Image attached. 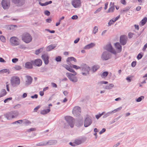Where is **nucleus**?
I'll return each mask as SVG.
<instances>
[{
    "label": "nucleus",
    "instance_id": "nucleus-1",
    "mask_svg": "<svg viewBox=\"0 0 147 147\" xmlns=\"http://www.w3.org/2000/svg\"><path fill=\"white\" fill-rule=\"evenodd\" d=\"M65 67L69 71L73 73V74L69 73L66 74L67 77L72 81L74 82H76L77 81V78L76 77L72 78V76H75L76 75V73L73 69L72 68H74L76 69H80V67L75 65H72L70 67L69 66L67 65H64Z\"/></svg>",
    "mask_w": 147,
    "mask_h": 147
},
{
    "label": "nucleus",
    "instance_id": "nucleus-2",
    "mask_svg": "<svg viewBox=\"0 0 147 147\" xmlns=\"http://www.w3.org/2000/svg\"><path fill=\"white\" fill-rule=\"evenodd\" d=\"M22 40L26 43L30 42L32 40L31 36L28 33L23 34L22 36Z\"/></svg>",
    "mask_w": 147,
    "mask_h": 147
},
{
    "label": "nucleus",
    "instance_id": "nucleus-3",
    "mask_svg": "<svg viewBox=\"0 0 147 147\" xmlns=\"http://www.w3.org/2000/svg\"><path fill=\"white\" fill-rule=\"evenodd\" d=\"M11 85L14 87L18 86L20 83V80L19 78L17 76H14L11 78Z\"/></svg>",
    "mask_w": 147,
    "mask_h": 147
},
{
    "label": "nucleus",
    "instance_id": "nucleus-4",
    "mask_svg": "<svg viewBox=\"0 0 147 147\" xmlns=\"http://www.w3.org/2000/svg\"><path fill=\"white\" fill-rule=\"evenodd\" d=\"M10 42L12 46H16L20 44V42L19 39L16 37L13 36L10 39Z\"/></svg>",
    "mask_w": 147,
    "mask_h": 147
},
{
    "label": "nucleus",
    "instance_id": "nucleus-5",
    "mask_svg": "<svg viewBox=\"0 0 147 147\" xmlns=\"http://www.w3.org/2000/svg\"><path fill=\"white\" fill-rule=\"evenodd\" d=\"M2 7L4 9H8L10 6V0H3L1 2Z\"/></svg>",
    "mask_w": 147,
    "mask_h": 147
},
{
    "label": "nucleus",
    "instance_id": "nucleus-6",
    "mask_svg": "<svg viewBox=\"0 0 147 147\" xmlns=\"http://www.w3.org/2000/svg\"><path fill=\"white\" fill-rule=\"evenodd\" d=\"M12 2L18 7H21L25 3V0H12Z\"/></svg>",
    "mask_w": 147,
    "mask_h": 147
},
{
    "label": "nucleus",
    "instance_id": "nucleus-7",
    "mask_svg": "<svg viewBox=\"0 0 147 147\" xmlns=\"http://www.w3.org/2000/svg\"><path fill=\"white\" fill-rule=\"evenodd\" d=\"M33 64L34 66L40 67L42 65V61L40 59H37L34 61H31Z\"/></svg>",
    "mask_w": 147,
    "mask_h": 147
},
{
    "label": "nucleus",
    "instance_id": "nucleus-8",
    "mask_svg": "<svg viewBox=\"0 0 147 147\" xmlns=\"http://www.w3.org/2000/svg\"><path fill=\"white\" fill-rule=\"evenodd\" d=\"M72 4L75 8L79 7L81 6V1L80 0H72Z\"/></svg>",
    "mask_w": 147,
    "mask_h": 147
},
{
    "label": "nucleus",
    "instance_id": "nucleus-9",
    "mask_svg": "<svg viewBox=\"0 0 147 147\" xmlns=\"http://www.w3.org/2000/svg\"><path fill=\"white\" fill-rule=\"evenodd\" d=\"M27 78V80L26 81L25 85L28 86L30 85L32 83V78L30 76H26Z\"/></svg>",
    "mask_w": 147,
    "mask_h": 147
},
{
    "label": "nucleus",
    "instance_id": "nucleus-10",
    "mask_svg": "<svg viewBox=\"0 0 147 147\" xmlns=\"http://www.w3.org/2000/svg\"><path fill=\"white\" fill-rule=\"evenodd\" d=\"M41 57L44 61L46 65H47L49 62V57L48 55L46 54H44L42 55Z\"/></svg>",
    "mask_w": 147,
    "mask_h": 147
},
{
    "label": "nucleus",
    "instance_id": "nucleus-11",
    "mask_svg": "<svg viewBox=\"0 0 147 147\" xmlns=\"http://www.w3.org/2000/svg\"><path fill=\"white\" fill-rule=\"evenodd\" d=\"M65 119L67 121L69 122V124L71 127H73L74 125H73L72 124L73 123V118L70 117H65Z\"/></svg>",
    "mask_w": 147,
    "mask_h": 147
},
{
    "label": "nucleus",
    "instance_id": "nucleus-12",
    "mask_svg": "<svg viewBox=\"0 0 147 147\" xmlns=\"http://www.w3.org/2000/svg\"><path fill=\"white\" fill-rule=\"evenodd\" d=\"M4 115L5 117L7 119L10 120L14 118L13 116L12 115L11 111L4 114Z\"/></svg>",
    "mask_w": 147,
    "mask_h": 147
},
{
    "label": "nucleus",
    "instance_id": "nucleus-13",
    "mask_svg": "<svg viewBox=\"0 0 147 147\" xmlns=\"http://www.w3.org/2000/svg\"><path fill=\"white\" fill-rule=\"evenodd\" d=\"M32 64L31 61V62H27L25 63V67L28 69H32L33 68Z\"/></svg>",
    "mask_w": 147,
    "mask_h": 147
},
{
    "label": "nucleus",
    "instance_id": "nucleus-14",
    "mask_svg": "<svg viewBox=\"0 0 147 147\" xmlns=\"http://www.w3.org/2000/svg\"><path fill=\"white\" fill-rule=\"evenodd\" d=\"M80 108L78 107H75L73 110V113L74 115L78 114L80 112Z\"/></svg>",
    "mask_w": 147,
    "mask_h": 147
},
{
    "label": "nucleus",
    "instance_id": "nucleus-15",
    "mask_svg": "<svg viewBox=\"0 0 147 147\" xmlns=\"http://www.w3.org/2000/svg\"><path fill=\"white\" fill-rule=\"evenodd\" d=\"M110 7L108 9L107 12L110 13L113 12L115 9L114 8V3L113 2H111L110 4Z\"/></svg>",
    "mask_w": 147,
    "mask_h": 147
},
{
    "label": "nucleus",
    "instance_id": "nucleus-16",
    "mask_svg": "<svg viewBox=\"0 0 147 147\" xmlns=\"http://www.w3.org/2000/svg\"><path fill=\"white\" fill-rule=\"evenodd\" d=\"M126 36L125 35L121 36L120 37V42L121 44L124 45L126 43Z\"/></svg>",
    "mask_w": 147,
    "mask_h": 147
},
{
    "label": "nucleus",
    "instance_id": "nucleus-17",
    "mask_svg": "<svg viewBox=\"0 0 147 147\" xmlns=\"http://www.w3.org/2000/svg\"><path fill=\"white\" fill-rule=\"evenodd\" d=\"M106 49L108 51H110V52L113 53H116L115 51L113 49L110 44H109L107 46Z\"/></svg>",
    "mask_w": 147,
    "mask_h": 147
},
{
    "label": "nucleus",
    "instance_id": "nucleus-18",
    "mask_svg": "<svg viewBox=\"0 0 147 147\" xmlns=\"http://www.w3.org/2000/svg\"><path fill=\"white\" fill-rule=\"evenodd\" d=\"M81 143V141L80 140H77L75 141V142L74 143L70 142L69 144L70 145L72 146H75L76 145H79Z\"/></svg>",
    "mask_w": 147,
    "mask_h": 147
},
{
    "label": "nucleus",
    "instance_id": "nucleus-19",
    "mask_svg": "<svg viewBox=\"0 0 147 147\" xmlns=\"http://www.w3.org/2000/svg\"><path fill=\"white\" fill-rule=\"evenodd\" d=\"M50 111V108L42 110L40 112V113L42 115H45L49 113Z\"/></svg>",
    "mask_w": 147,
    "mask_h": 147
},
{
    "label": "nucleus",
    "instance_id": "nucleus-20",
    "mask_svg": "<svg viewBox=\"0 0 147 147\" xmlns=\"http://www.w3.org/2000/svg\"><path fill=\"white\" fill-rule=\"evenodd\" d=\"M91 123V122L90 120L87 119L85 120L84 125L85 127H87Z\"/></svg>",
    "mask_w": 147,
    "mask_h": 147
},
{
    "label": "nucleus",
    "instance_id": "nucleus-21",
    "mask_svg": "<svg viewBox=\"0 0 147 147\" xmlns=\"http://www.w3.org/2000/svg\"><path fill=\"white\" fill-rule=\"evenodd\" d=\"M55 47L54 45H51L48 46L46 48V50L47 51H49Z\"/></svg>",
    "mask_w": 147,
    "mask_h": 147
},
{
    "label": "nucleus",
    "instance_id": "nucleus-22",
    "mask_svg": "<svg viewBox=\"0 0 147 147\" xmlns=\"http://www.w3.org/2000/svg\"><path fill=\"white\" fill-rule=\"evenodd\" d=\"M55 141L54 140H50L48 142H45L46 145H52L54 144Z\"/></svg>",
    "mask_w": 147,
    "mask_h": 147
},
{
    "label": "nucleus",
    "instance_id": "nucleus-23",
    "mask_svg": "<svg viewBox=\"0 0 147 147\" xmlns=\"http://www.w3.org/2000/svg\"><path fill=\"white\" fill-rule=\"evenodd\" d=\"M67 62H70L71 61H73L74 62H76L77 61L76 59L73 57H70L67 58Z\"/></svg>",
    "mask_w": 147,
    "mask_h": 147
},
{
    "label": "nucleus",
    "instance_id": "nucleus-24",
    "mask_svg": "<svg viewBox=\"0 0 147 147\" xmlns=\"http://www.w3.org/2000/svg\"><path fill=\"white\" fill-rule=\"evenodd\" d=\"M6 94V90L4 89H2L0 94V98L5 96Z\"/></svg>",
    "mask_w": 147,
    "mask_h": 147
},
{
    "label": "nucleus",
    "instance_id": "nucleus-25",
    "mask_svg": "<svg viewBox=\"0 0 147 147\" xmlns=\"http://www.w3.org/2000/svg\"><path fill=\"white\" fill-rule=\"evenodd\" d=\"M11 112L12 115L13 116L14 118H15V117L17 116L18 115L19 113L17 111H11Z\"/></svg>",
    "mask_w": 147,
    "mask_h": 147
},
{
    "label": "nucleus",
    "instance_id": "nucleus-26",
    "mask_svg": "<svg viewBox=\"0 0 147 147\" xmlns=\"http://www.w3.org/2000/svg\"><path fill=\"white\" fill-rule=\"evenodd\" d=\"M115 46L116 47L119 49V50H118V52H120L121 51V46L119 45V43H117L115 44Z\"/></svg>",
    "mask_w": 147,
    "mask_h": 147
},
{
    "label": "nucleus",
    "instance_id": "nucleus-27",
    "mask_svg": "<svg viewBox=\"0 0 147 147\" xmlns=\"http://www.w3.org/2000/svg\"><path fill=\"white\" fill-rule=\"evenodd\" d=\"M147 21V18L146 17L144 18L143 20H142L140 23L142 25H144L146 22Z\"/></svg>",
    "mask_w": 147,
    "mask_h": 147
},
{
    "label": "nucleus",
    "instance_id": "nucleus-28",
    "mask_svg": "<svg viewBox=\"0 0 147 147\" xmlns=\"http://www.w3.org/2000/svg\"><path fill=\"white\" fill-rule=\"evenodd\" d=\"M94 46V45L93 43H91L89 45H88L86 46L85 47V49H90Z\"/></svg>",
    "mask_w": 147,
    "mask_h": 147
},
{
    "label": "nucleus",
    "instance_id": "nucleus-29",
    "mask_svg": "<svg viewBox=\"0 0 147 147\" xmlns=\"http://www.w3.org/2000/svg\"><path fill=\"white\" fill-rule=\"evenodd\" d=\"M108 74V72L105 71L103 72L101 75V76L102 78H105L106 77Z\"/></svg>",
    "mask_w": 147,
    "mask_h": 147
},
{
    "label": "nucleus",
    "instance_id": "nucleus-30",
    "mask_svg": "<svg viewBox=\"0 0 147 147\" xmlns=\"http://www.w3.org/2000/svg\"><path fill=\"white\" fill-rule=\"evenodd\" d=\"M5 73H9V70L7 69H3L0 71V73L3 74Z\"/></svg>",
    "mask_w": 147,
    "mask_h": 147
},
{
    "label": "nucleus",
    "instance_id": "nucleus-31",
    "mask_svg": "<svg viewBox=\"0 0 147 147\" xmlns=\"http://www.w3.org/2000/svg\"><path fill=\"white\" fill-rule=\"evenodd\" d=\"M119 18V17H117L115 19V20L114 21H113V20H110L109 22V25H111V24H112L114 22L116 21Z\"/></svg>",
    "mask_w": 147,
    "mask_h": 147
},
{
    "label": "nucleus",
    "instance_id": "nucleus-32",
    "mask_svg": "<svg viewBox=\"0 0 147 147\" xmlns=\"http://www.w3.org/2000/svg\"><path fill=\"white\" fill-rule=\"evenodd\" d=\"M17 26L16 25H11L8 26V27L10 30H13Z\"/></svg>",
    "mask_w": 147,
    "mask_h": 147
},
{
    "label": "nucleus",
    "instance_id": "nucleus-33",
    "mask_svg": "<svg viewBox=\"0 0 147 147\" xmlns=\"http://www.w3.org/2000/svg\"><path fill=\"white\" fill-rule=\"evenodd\" d=\"M0 40L3 42H5L6 41V39L5 37L1 35L0 36Z\"/></svg>",
    "mask_w": 147,
    "mask_h": 147
},
{
    "label": "nucleus",
    "instance_id": "nucleus-34",
    "mask_svg": "<svg viewBox=\"0 0 147 147\" xmlns=\"http://www.w3.org/2000/svg\"><path fill=\"white\" fill-rule=\"evenodd\" d=\"M14 68L16 70H19L22 69L20 65H16L14 67Z\"/></svg>",
    "mask_w": 147,
    "mask_h": 147
},
{
    "label": "nucleus",
    "instance_id": "nucleus-35",
    "mask_svg": "<svg viewBox=\"0 0 147 147\" xmlns=\"http://www.w3.org/2000/svg\"><path fill=\"white\" fill-rule=\"evenodd\" d=\"M99 67L98 65L94 66L93 67L92 69L94 71H96L98 68Z\"/></svg>",
    "mask_w": 147,
    "mask_h": 147
},
{
    "label": "nucleus",
    "instance_id": "nucleus-36",
    "mask_svg": "<svg viewBox=\"0 0 147 147\" xmlns=\"http://www.w3.org/2000/svg\"><path fill=\"white\" fill-rule=\"evenodd\" d=\"M36 146H45L46 144L45 142H42L39 143L36 145Z\"/></svg>",
    "mask_w": 147,
    "mask_h": 147
},
{
    "label": "nucleus",
    "instance_id": "nucleus-37",
    "mask_svg": "<svg viewBox=\"0 0 147 147\" xmlns=\"http://www.w3.org/2000/svg\"><path fill=\"white\" fill-rule=\"evenodd\" d=\"M41 49H39L36 50L35 52V54L36 55H38L39 53H40L41 52Z\"/></svg>",
    "mask_w": 147,
    "mask_h": 147
},
{
    "label": "nucleus",
    "instance_id": "nucleus-38",
    "mask_svg": "<svg viewBox=\"0 0 147 147\" xmlns=\"http://www.w3.org/2000/svg\"><path fill=\"white\" fill-rule=\"evenodd\" d=\"M18 48L20 49H25L26 48V47L23 45H19L18 47Z\"/></svg>",
    "mask_w": 147,
    "mask_h": 147
},
{
    "label": "nucleus",
    "instance_id": "nucleus-39",
    "mask_svg": "<svg viewBox=\"0 0 147 147\" xmlns=\"http://www.w3.org/2000/svg\"><path fill=\"white\" fill-rule=\"evenodd\" d=\"M22 122L23 121L22 120H20L13 122L12 123L13 124H16V123L20 124V122L22 123Z\"/></svg>",
    "mask_w": 147,
    "mask_h": 147
},
{
    "label": "nucleus",
    "instance_id": "nucleus-40",
    "mask_svg": "<svg viewBox=\"0 0 147 147\" xmlns=\"http://www.w3.org/2000/svg\"><path fill=\"white\" fill-rule=\"evenodd\" d=\"M61 57L59 56L56 58V61H61Z\"/></svg>",
    "mask_w": 147,
    "mask_h": 147
},
{
    "label": "nucleus",
    "instance_id": "nucleus-41",
    "mask_svg": "<svg viewBox=\"0 0 147 147\" xmlns=\"http://www.w3.org/2000/svg\"><path fill=\"white\" fill-rule=\"evenodd\" d=\"M36 130V129L33 128H30V129L27 130V131L28 132H30L31 131H35Z\"/></svg>",
    "mask_w": 147,
    "mask_h": 147
},
{
    "label": "nucleus",
    "instance_id": "nucleus-42",
    "mask_svg": "<svg viewBox=\"0 0 147 147\" xmlns=\"http://www.w3.org/2000/svg\"><path fill=\"white\" fill-rule=\"evenodd\" d=\"M18 60V59L17 58H13L12 60V62L13 63H16Z\"/></svg>",
    "mask_w": 147,
    "mask_h": 147
},
{
    "label": "nucleus",
    "instance_id": "nucleus-43",
    "mask_svg": "<svg viewBox=\"0 0 147 147\" xmlns=\"http://www.w3.org/2000/svg\"><path fill=\"white\" fill-rule=\"evenodd\" d=\"M50 13V12L48 10H46L44 11V14L47 16H49Z\"/></svg>",
    "mask_w": 147,
    "mask_h": 147
},
{
    "label": "nucleus",
    "instance_id": "nucleus-44",
    "mask_svg": "<svg viewBox=\"0 0 147 147\" xmlns=\"http://www.w3.org/2000/svg\"><path fill=\"white\" fill-rule=\"evenodd\" d=\"M144 98V97L143 96H141V97H139L136 100V101L138 102H139L142 99H143Z\"/></svg>",
    "mask_w": 147,
    "mask_h": 147
},
{
    "label": "nucleus",
    "instance_id": "nucleus-45",
    "mask_svg": "<svg viewBox=\"0 0 147 147\" xmlns=\"http://www.w3.org/2000/svg\"><path fill=\"white\" fill-rule=\"evenodd\" d=\"M103 114V113H102V114H99L98 115H96V117L97 119H98Z\"/></svg>",
    "mask_w": 147,
    "mask_h": 147
},
{
    "label": "nucleus",
    "instance_id": "nucleus-46",
    "mask_svg": "<svg viewBox=\"0 0 147 147\" xmlns=\"http://www.w3.org/2000/svg\"><path fill=\"white\" fill-rule=\"evenodd\" d=\"M12 99V98L11 97H9V98H6V99H5L4 101V102H5V103H6L7 102V101L9 100H11Z\"/></svg>",
    "mask_w": 147,
    "mask_h": 147
},
{
    "label": "nucleus",
    "instance_id": "nucleus-47",
    "mask_svg": "<svg viewBox=\"0 0 147 147\" xmlns=\"http://www.w3.org/2000/svg\"><path fill=\"white\" fill-rule=\"evenodd\" d=\"M31 122L28 120H26L24 122V123L25 124H28L31 123Z\"/></svg>",
    "mask_w": 147,
    "mask_h": 147
},
{
    "label": "nucleus",
    "instance_id": "nucleus-48",
    "mask_svg": "<svg viewBox=\"0 0 147 147\" xmlns=\"http://www.w3.org/2000/svg\"><path fill=\"white\" fill-rule=\"evenodd\" d=\"M45 3V6L48 5L49 4H51L52 3V1H49L46 2Z\"/></svg>",
    "mask_w": 147,
    "mask_h": 147
},
{
    "label": "nucleus",
    "instance_id": "nucleus-49",
    "mask_svg": "<svg viewBox=\"0 0 147 147\" xmlns=\"http://www.w3.org/2000/svg\"><path fill=\"white\" fill-rule=\"evenodd\" d=\"M98 30V28L96 27H94L93 30V32L95 34L97 32Z\"/></svg>",
    "mask_w": 147,
    "mask_h": 147
},
{
    "label": "nucleus",
    "instance_id": "nucleus-50",
    "mask_svg": "<svg viewBox=\"0 0 147 147\" xmlns=\"http://www.w3.org/2000/svg\"><path fill=\"white\" fill-rule=\"evenodd\" d=\"M40 106H37L34 109V112H37V110L40 108Z\"/></svg>",
    "mask_w": 147,
    "mask_h": 147
},
{
    "label": "nucleus",
    "instance_id": "nucleus-51",
    "mask_svg": "<svg viewBox=\"0 0 147 147\" xmlns=\"http://www.w3.org/2000/svg\"><path fill=\"white\" fill-rule=\"evenodd\" d=\"M113 87V84H110L109 85L108 87V88L110 89H111Z\"/></svg>",
    "mask_w": 147,
    "mask_h": 147
},
{
    "label": "nucleus",
    "instance_id": "nucleus-52",
    "mask_svg": "<svg viewBox=\"0 0 147 147\" xmlns=\"http://www.w3.org/2000/svg\"><path fill=\"white\" fill-rule=\"evenodd\" d=\"M37 97H38V95L36 94H35L34 95L32 96H31V98H37Z\"/></svg>",
    "mask_w": 147,
    "mask_h": 147
},
{
    "label": "nucleus",
    "instance_id": "nucleus-53",
    "mask_svg": "<svg viewBox=\"0 0 147 147\" xmlns=\"http://www.w3.org/2000/svg\"><path fill=\"white\" fill-rule=\"evenodd\" d=\"M51 21L52 20L50 18L47 19L46 20V22L47 23H50Z\"/></svg>",
    "mask_w": 147,
    "mask_h": 147
},
{
    "label": "nucleus",
    "instance_id": "nucleus-54",
    "mask_svg": "<svg viewBox=\"0 0 147 147\" xmlns=\"http://www.w3.org/2000/svg\"><path fill=\"white\" fill-rule=\"evenodd\" d=\"M78 18V17L77 15L71 17V18L73 20L76 19Z\"/></svg>",
    "mask_w": 147,
    "mask_h": 147
},
{
    "label": "nucleus",
    "instance_id": "nucleus-55",
    "mask_svg": "<svg viewBox=\"0 0 147 147\" xmlns=\"http://www.w3.org/2000/svg\"><path fill=\"white\" fill-rule=\"evenodd\" d=\"M0 62L2 63H5L6 61L2 57L0 58Z\"/></svg>",
    "mask_w": 147,
    "mask_h": 147
},
{
    "label": "nucleus",
    "instance_id": "nucleus-56",
    "mask_svg": "<svg viewBox=\"0 0 147 147\" xmlns=\"http://www.w3.org/2000/svg\"><path fill=\"white\" fill-rule=\"evenodd\" d=\"M20 104H18L16 105L14 107V109H16L17 108H20Z\"/></svg>",
    "mask_w": 147,
    "mask_h": 147
},
{
    "label": "nucleus",
    "instance_id": "nucleus-57",
    "mask_svg": "<svg viewBox=\"0 0 147 147\" xmlns=\"http://www.w3.org/2000/svg\"><path fill=\"white\" fill-rule=\"evenodd\" d=\"M136 61H133L131 64V65L133 67H135L136 66Z\"/></svg>",
    "mask_w": 147,
    "mask_h": 147
},
{
    "label": "nucleus",
    "instance_id": "nucleus-58",
    "mask_svg": "<svg viewBox=\"0 0 147 147\" xmlns=\"http://www.w3.org/2000/svg\"><path fill=\"white\" fill-rule=\"evenodd\" d=\"M142 55L140 54H139L137 56V58L138 59H140L142 58Z\"/></svg>",
    "mask_w": 147,
    "mask_h": 147
},
{
    "label": "nucleus",
    "instance_id": "nucleus-59",
    "mask_svg": "<svg viewBox=\"0 0 147 147\" xmlns=\"http://www.w3.org/2000/svg\"><path fill=\"white\" fill-rule=\"evenodd\" d=\"M108 2H106L105 4V9H106L107 8V6L108 5Z\"/></svg>",
    "mask_w": 147,
    "mask_h": 147
},
{
    "label": "nucleus",
    "instance_id": "nucleus-60",
    "mask_svg": "<svg viewBox=\"0 0 147 147\" xmlns=\"http://www.w3.org/2000/svg\"><path fill=\"white\" fill-rule=\"evenodd\" d=\"M27 96V94L26 93H24L22 96V97L23 98H26V96Z\"/></svg>",
    "mask_w": 147,
    "mask_h": 147
},
{
    "label": "nucleus",
    "instance_id": "nucleus-61",
    "mask_svg": "<svg viewBox=\"0 0 147 147\" xmlns=\"http://www.w3.org/2000/svg\"><path fill=\"white\" fill-rule=\"evenodd\" d=\"M46 30L48 31L49 32H50L51 33H55V31L54 30H49V29H46Z\"/></svg>",
    "mask_w": 147,
    "mask_h": 147
},
{
    "label": "nucleus",
    "instance_id": "nucleus-62",
    "mask_svg": "<svg viewBox=\"0 0 147 147\" xmlns=\"http://www.w3.org/2000/svg\"><path fill=\"white\" fill-rule=\"evenodd\" d=\"M80 40V38H77V39H76L74 41V42L75 43H77L78 42V41H79Z\"/></svg>",
    "mask_w": 147,
    "mask_h": 147
},
{
    "label": "nucleus",
    "instance_id": "nucleus-63",
    "mask_svg": "<svg viewBox=\"0 0 147 147\" xmlns=\"http://www.w3.org/2000/svg\"><path fill=\"white\" fill-rule=\"evenodd\" d=\"M105 128H103L102 130L100 131V134H101L102 133H103L104 132H105Z\"/></svg>",
    "mask_w": 147,
    "mask_h": 147
},
{
    "label": "nucleus",
    "instance_id": "nucleus-64",
    "mask_svg": "<svg viewBox=\"0 0 147 147\" xmlns=\"http://www.w3.org/2000/svg\"><path fill=\"white\" fill-rule=\"evenodd\" d=\"M39 93H40V95L41 96H43L44 94V93L43 91H40L39 92Z\"/></svg>",
    "mask_w": 147,
    "mask_h": 147
}]
</instances>
